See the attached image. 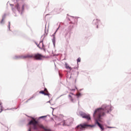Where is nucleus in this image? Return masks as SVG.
<instances>
[{
  "label": "nucleus",
  "mask_w": 131,
  "mask_h": 131,
  "mask_svg": "<svg viewBox=\"0 0 131 131\" xmlns=\"http://www.w3.org/2000/svg\"><path fill=\"white\" fill-rule=\"evenodd\" d=\"M109 109L110 107L109 106H106V105H103L102 108H98L96 110L93 116H98V119H96L95 123L101 128L102 130H104V126L102 124H100L99 121H101V116H104L105 113H109Z\"/></svg>",
  "instance_id": "f257e3e1"
},
{
  "label": "nucleus",
  "mask_w": 131,
  "mask_h": 131,
  "mask_svg": "<svg viewBox=\"0 0 131 131\" xmlns=\"http://www.w3.org/2000/svg\"><path fill=\"white\" fill-rule=\"evenodd\" d=\"M32 58L35 59V60H42L45 56L39 53L35 54H27L20 56V59H31Z\"/></svg>",
  "instance_id": "f03ea898"
},
{
  "label": "nucleus",
  "mask_w": 131,
  "mask_h": 131,
  "mask_svg": "<svg viewBox=\"0 0 131 131\" xmlns=\"http://www.w3.org/2000/svg\"><path fill=\"white\" fill-rule=\"evenodd\" d=\"M90 126H92V125L85 123L80 124L77 126L76 128H79L80 130H84V128H87Z\"/></svg>",
  "instance_id": "7ed1b4c3"
},
{
  "label": "nucleus",
  "mask_w": 131,
  "mask_h": 131,
  "mask_svg": "<svg viewBox=\"0 0 131 131\" xmlns=\"http://www.w3.org/2000/svg\"><path fill=\"white\" fill-rule=\"evenodd\" d=\"M64 123L66 125H68V126H69V125H71V124L73 123V119L72 118L68 119L64 121Z\"/></svg>",
  "instance_id": "20e7f679"
},
{
  "label": "nucleus",
  "mask_w": 131,
  "mask_h": 131,
  "mask_svg": "<svg viewBox=\"0 0 131 131\" xmlns=\"http://www.w3.org/2000/svg\"><path fill=\"white\" fill-rule=\"evenodd\" d=\"M39 94H42V95H44L45 96H48V97L51 96V94L49 93V91H48V89H47V88H45L44 91H40Z\"/></svg>",
  "instance_id": "39448f33"
},
{
  "label": "nucleus",
  "mask_w": 131,
  "mask_h": 131,
  "mask_svg": "<svg viewBox=\"0 0 131 131\" xmlns=\"http://www.w3.org/2000/svg\"><path fill=\"white\" fill-rule=\"evenodd\" d=\"M85 119H87V120H91V117H90V115L85 114L84 116V118Z\"/></svg>",
  "instance_id": "423d86ee"
},
{
  "label": "nucleus",
  "mask_w": 131,
  "mask_h": 131,
  "mask_svg": "<svg viewBox=\"0 0 131 131\" xmlns=\"http://www.w3.org/2000/svg\"><path fill=\"white\" fill-rule=\"evenodd\" d=\"M73 93H70V95H69V99L71 101V102H73Z\"/></svg>",
  "instance_id": "0eeeda50"
},
{
  "label": "nucleus",
  "mask_w": 131,
  "mask_h": 131,
  "mask_svg": "<svg viewBox=\"0 0 131 131\" xmlns=\"http://www.w3.org/2000/svg\"><path fill=\"white\" fill-rule=\"evenodd\" d=\"M66 68L67 69H69V70H72V68L71 67H70L69 65L68 64V63H65Z\"/></svg>",
  "instance_id": "6e6552de"
},
{
  "label": "nucleus",
  "mask_w": 131,
  "mask_h": 131,
  "mask_svg": "<svg viewBox=\"0 0 131 131\" xmlns=\"http://www.w3.org/2000/svg\"><path fill=\"white\" fill-rule=\"evenodd\" d=\"M15 8L17 9V11H20V5H19V4L17 3L15 5Z\"/></svg>",
  "instance_id": "1a4fd4ad"
},
{
  "label": "nucleus",
  "mask_w": 131,
  "mask_h": 131,
  "mask_svg": "<svg viewBox=\"0 0 131 131\" xmlns=\"http://www.w3.org/2000/svg\"><path fill=\"white\" fill-rule=\"evenodd\" d=\"M86 114L83 113H80V115L83 118L84 117V116Z\"/></svg>",
  "instance_id": "9d476101"
},
{
  "label": "nucleus",
  "mask_w": 131,
  "mask_h": 131,
  "mask_svg": "<svg viewBox=\"0 0 131 131\" xmlns=\"http://www.w3.org/2000/svg\"><path fill=\"white\" fill-rule=\"evenodd\" d=\"M81 60V59L80 58V57H79L77 60V63H79V62H80V61Z\"/></svg>",
  "instance_id": "9b49d317"
},
{
  "label": "nucleus",
  "mask_w": 131,
  "mask_h": 131,
  "mask_svg": "<svg viewBox=\"0 0 131 131\" xmlns=\"http://www.w3.org/2000/svg\"><path fill=\"white\" fill-rule=\"evenodd\" d=\"M45 117H47V116H41L40 117V118H45Z\"/></svg>",
  "instance_id": "f8f14e48"
},
{
  "label": "nucleus",
  "mask_w": 131,
  "mask_h": 131,
  "mask_svg": "<svg viewBox=\"0 0 131 131\" xmlns=\"http://www.w3.org/2000/svg\"><path fill=\"white\" fill-rule=\"evenodd\" d=\"M3 22H4V19H2V20L1 22V24H3Z\"/></svg>",
  "instance_id": "ddd939ff"
},
{
  "label": "nucleus",
  "mask_w": 131,
  "mask_h": 131,
  "mask_svg": "<svg viewBox=\"0 0 131 131\" xmlns=\"http://www.w3.org/2000/svg\"><path fill=\"white\" fill-rule=\"evenodd\" d=\"M77 97H79V96H80V93L77 94Z\"/></svg>",
  "instance_id": "4468645a"
},
{
  "label": "nucleus",
  "mask_w": 131,
  "mask_h": 131,
  "mask_svg": "<svg viewBox=\"0 0 131 131\" xmlns=\"http://www.w3.org/2000/svg\"><path fill=\"white\" fill-rule=\"evenodd\" d=\"M10 6H11V7H14V5H13V4H10Z\"/></svg>",
  "instance_id": "2eb2a0df"
},
{
  "label": "nucleus",
  "mask_w": 131,
  "mask_h": 131,
  "mask_svg": "<svg viewBox=\"0 0 131 131\" xmlns=\"http://www.w3.org/2000/svg\"><path fill=\"white\" fill-rule=\"evenodd\" d=\"M1 111L0 112V113L3 112V108H1Z\"/></svg>",
  "instance_id": "dca6fc26"
},
{
  "label": "nucleus",
  "mask_w": 131,
  "mask_h": 131,
  "mask_svg": "<svg viewBox=\"0 0 131 131\" xmlns=\"http://www.w3.org/2000/svg\"><path fill=\"white\" fill-rule=\"evenodd\" d=\"M28 131H31V128H30L29 129H28Z\"/></svg>",
  "instance_id": "f3484780"
},
{
  "label": "nucleus",
  "mask_w": 131,
  "mask_h": 131,
  "mask_svg": "<svg viewBox=\"0 0 131 131\" xmlns=\"http://www.w3.org/2000/svg\"><path fill=\"white\" fill-rule=\"evenodd\" d=\"M12 11H15V9H14V8H12Z\"/></svg>",
  "instance_id": "a211bd4d"
},
{
  "label": "nucleus",
  "mask_w": 131,
  "mask_h": 131,
  "mask_svg": "<svg viewBox=\"0 0 131 131\" xmlns=\"http://www.w3.org/2000/svg\"><path fill=\"white\" fill-rule=\"evenodd\" d=\"M38 48L40 49V47H39V45H38Z\"/></svg>",
  "instance_id": "6ab92c4d"
},
{
  "label": "nucleus",
  "mask_w": 131,
  "mask_h": 131,
  "mask_svg": "<svg viewBox=\"0 0 131 131\" xmlns=\"http://www.w3.org/2000/svg\"><path fill=\"white\" fill-rule=\"evenodd\" d=\"M23 8H24V5L23 6Z\"/></svg>",
  "instance_id": "aec40b11"
},
{
  "label": "nucleus",
  "mask_w": 131,
  "mask_h": 131,
  "mask_svg": "<svg viewBox=\"0 0 131 131\" xmlns=\"http://www.w3.org/2000/svg\"><path fill=\"white\" fill-rule=\"evenodd\" d=\"M97 28H98V26H97Z\"/></svg>",
  "instance_id": "412c9836"
},
{
  "label": "nucleus",
  "mask_w": 131,
  "mask_h": 131,
  "mask_svg": "<svg viewBox=\"0 0 131 131\" xmlns=\"http://www.w3.org/2000/svg\"><path fill=\"white\" fill-rule=\"evenodd\" d=\"M0 105H1V104L0 103Z\"/></svg>",
  "instance_id": "4be33fe9"
},
{
  "label": "nucleus",
  "mask_w": 131,
  "mask_h": 131,
  "mask_svg": "<svg viewBox=\"0 0 131 131\" xmlns=\"http://www.w3.org/2000/svg\"><path fill=\"white\" fill-rule=\"evenodd\" d=\"M0 105H1V104L0 103Z\"/></svg>",
  "instance_id": "5701e85b"
}]
</instances>
